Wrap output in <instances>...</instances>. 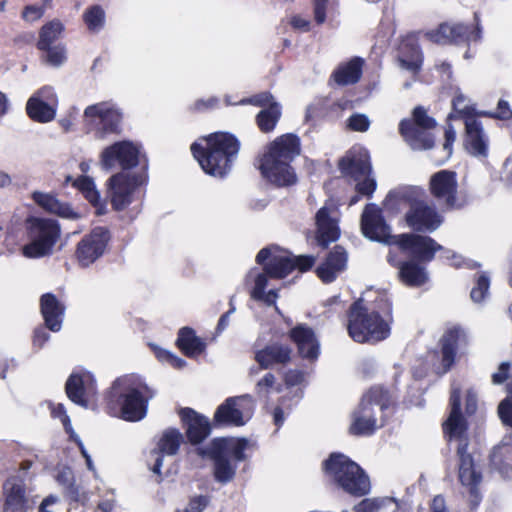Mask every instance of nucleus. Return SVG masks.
<instances>
[{
    "label": "nucleus",
    "instance_id": "nucleus-1",
    "mask_svg": "<svg viewBox=\"0 0 512 512\" xmlns=\"http://www.w3.org/2000/svg\"><path fill=\"white\" fill-rule=\"evenodd\" d=\"M256 261L258 264H265V266L264 271L252 269L246 276V282L253 283V288L250 292L251 298L263 301L267 305H275L278 298L277 291L272 289L268 293H264L268 276L283 278L294 269L305 272L314 265L315 257L307 255L294 256L286 250L272 246L261 249L256 256Z\"/></svg>",
    "mask_w": 512,
    "mask_h": 512
},
{
    "label": "nucleus",
    "instance_id": "nucleus-2",
    "mask_svg": "<svg viewBox=\"0 0 512 512\" xmlns=\"http://www.w3.org/2000/svg\"><path fill=\"white\" fill-rule=\"evenodd\" d=\"M391 303L381 296L376 306L364 307L362 300L356 301L350 308L348 333L359 343H377L390 335Z\"/></svg>",
    "mask_w": 512,
    "mask_h": 512
},
{
    "label": "nucleus",
    "instance_id": "nucleus-3",
    "mask_svg": "<svg viewBox=\"0 0 512 512\" xmlns=\"http://www.w3.org/2000/svg\"><path fill=\"white\" fill-rule=\"evenodd\" d=\"M300 154V141L294 134H284L269 143L259 159L263 178L276 186H289L297 181L291 162Z\"/></svg>",
    "mask_w": 512,
    "mask_h": 512
},
{
    "label": "nucleus",
    "instance_id": "nucleus-4",
    "mask_svg": "<svg viewBox=\"0 0 512 512\" xmlns=\"http://www.w3.org/2000/svg\"><path fill=\"white\" fill-rule=\"evenodd\" d=\"M153 391L132 376L118 378L108 396L109 407L114 415L126 421H139L146 415V404Z\"/></svg>",
    "mask_w": 512,
    "mask_h": 512
},
{
    "label": "nucleus",
    "instance_id": "nucleus-5",
    "mask_svg": "<svg viewBox=\"0 0 512 512\" xmlns=\"http://www.w3.org/2000/svg\"><path fill=\"white\" fill-rule=\"evenodd\" d=\"M205 146L194 143L191 151L201 168L215 177L225 176L239 151V142L228 133L217 132L204 138Z\"/></svg>",
    "mask_w": 512,
    "mask_h": 512
},
{
    "label": "nucleus",
    "instance_id": "nucleus-6",
    "mask_svg": "<svg viewBox=\"0 0 512 512\" xmlns=\"http://www.w3.org/2000/svg\"><path fill=\"white\" fill-rule=\"evenodd\" d=\"M423 197L424 192L419 187H402L387 195L385 205L390 207L398 201L409 204V210L405 214L408 227L418 232H433L441 226L443 217Z\"/></svg>",
    "mask_w": 512,
    "mask_h": 512
},
{
    "label": "nucleus",
    "instance_id": "nucleus-7",
    "mask_svg": "<svg viewBox=\"0 0 512 512\" xmlns=\"http://www.w3.org/2000/svg\"><path fill=\"white\" fill-rule=\"evenodd\" d=\"M451 411L448 419L443 424L444 432L448 435L449 440H457V454L460 459L459 479L461 483L470 488L472 495L476 494V484L480 481L478 475L473 468V459L467 453L468 440L465 436L466 422L460 412V390L453 387L450 397Z\"/></svg>",
    "mask_w": 512,
    "mask_h": 512
},
{
    "label": "nucleus",
    "instance_id": "nucleus-8",
    "mask_svg": "<svg viewBox=\"0 0 512 512\" xmlns=\"http://www.w3.org/2000/svg\"><path fill=\"white\" fill-rule=\"evenodd\" d=\"M27 244L22 247L26 258H42L53 253L61 236L59 223L51 218L31 216L25 221Z\"/></svg>",
    "mask_w": 512,
    "mask_h": 512
},
{
    "label": "nucleus",
    "instance_id": "nucleus-9",
    "mask_svg": "<svg viewBox=\"0 0 512 512\" xmlns=\"http://www.w3.org/2000/svg\"><path fill=\"white\" fill-rule=\"evenodd\" d=\"M325 473L344 491L354 496H363L370 491L368 476L360 466L347 456L333 453L324 462Z\"/></svg>",
    "mask_w": 512,
    "mask_h": 512
},
{
    "label": "nucleus",
    "instance_id": "nucleus-10",
    "mask_svg": "<svg viewBox=\"0 0 512 512\" xmlns=\"http://www.w3.org/2000/svg\"><path fill=\"white\" fill-rule=\"evenodd\" d=\"M248 446L245 439L222 438L215 439L207 451L198 449L199 454L209 455L214 460V475L217 481L227 483L235 475L236 466L230 459L242 461L244 451Z\"/></svg>",
    "mask_w": 512,
    "mask_h": 512
},
{
    "label": "nucleus",
    "instance_id": "nucleus-11",
    "mask_svg": "<svg viewBox=\"0 0 512 512\" xmlns=\"http://www.w3.org/2000/svg\"><path fill=\"white\" fill-rule=\"evenodd\" d=\"M389 405V396L387 391L381 387L371 388L362 398L358 410L353 414V421L350 426V432L354 435L372 434L378 426L377 413Z\"/></svg>",
    "mask_w": 512,
    "mask_h": 512
},
{
    "label": "nucleus",
    "instance_id": "nucleus-12",
    "mask_svg": "<svg viewBox=\"0 0 512 512\" xmlns=\"http://www.w3.org/2000/svg\"><path fill=\"white\" fill-rule=\"evenodd\" d=\"M436 127V121L428 116L427 111L418 106L412 112V120L403 119L399 125L400 134L414 150H427L434 145L431 133Z\"/></svg>",
    "mask_w": 512,
    "mask_h": 512
},
{
    "label": "nucleus",
    "instance_id": "nucleus-13",
    "mask_svg": "<svg viewBox=\"0 0 512 512\" xmlns=\"http://www.w3.org/2000/svg\"><path fill=\"white\" fill-rule=\"evenodd\" d=\"M340 170L345 176L353 178L358 193L371 196L376 189V181L371 176L372 168L367 150L353 148L341 159Z\"/></svg>",
    "mask_w": 512,
    "mask_h": 512
},
{
    "label": "nucleus",
    "instance_id": "nucleus-14",
    "mask_svg": "<svg viewBox=\"0 0 512 512\" xmlns=\"http://www.w3.org/2000/svg\"><path fill=\"white\" fill-rule=\"evenodd\" d=\"M83 119L97 139H105L108 135L120 132L122 115L111 103L101 102L86 107Z\"/></svg>",
    "mask_w": 512,
    "mask_h": 512
},
{
    "label": "nucleus",
    "instance_id": "nucleus-15",
    "mask_svg": "<svg viewBox=\"0 0 512 512\" xmlns=\"http://www.w3.org/2000/svg\"><path fill=\"white\" fill-rule=\"evenodd\" d=\"M58 103V95L54 87L45 85L29 97L26 113L35 122L49 123L56 117Z\"/></svg>",
    "mask_w": 512,
    "mask_h": 512
},
{
    "label": "nucleus",
    "instance_id": "nucleus-16",
    "mask_svg": "<svg viewBox=\"0 0 512 512\" xmlns=\"http://www.w3.org/2000/svg\"><path fill=\"white\" fill-rule=\"evenodd\" d=\"M254 407V399L248 394L231 397L218 407L214 419L218 423L242 426L252 417Z\"/></svg>",
    "mask_w": 512,
    "mask_h": 512
},
{
    "label": "nucleus",
    "instance_id": "nucleus-17",
    "mask_svg": "<svg viewBox=\"0 0 512 512\" xmlns=\"http://www.w3.org/2000/svg\"><path fill=\"white\" fill-rule=\"evenodd\" d=\"M109 239V231L103 227H96L85 235L76 247L78 264L88 267L98 260L104 254Z\"/></svg>",
    "mask_w": 512,
    "mask_h": 512
},
{
    "label": "nucleus",
    "instance_id": "nucleus-18",
    "mask_svg": "<svg viewBox=\"0 0 512 512\" xmlns=\"http://www.w3.org/2000/svg\"><path fill=\"white\" fill-rule=\"evenodd\" d=\"M139 147L130 141H119L106 147L100 155L103 169L110 170L116 165L130 169L138 164Z\"/></svg>",
    "mask_w": 512,
    "mask_h": 512
},
{
    "label": "nucleus",
    "instance_id": "nucleus-19",
    "mask_svg": "<svg viewBox=\"0 0 512 512\" xmlns=\"http://www.w3.org/2000/svg\"><path fill=\"white\" fill-rule=\"evenodd\" d=\"M430 193L437 201L447 208H458V182L456 173L450 170H441L434 173L429 181Z\"/></svg>",
    "mask_w": 512,
    "mask_h": 512
},
{
    "label": "nucleus",
    "instance_id": "nucleus-20",
    "mask_svg": "<svg viewBox=\"0 0 512 512\" xmlns=\"http://www.w3.org/2000/svg\"><path fill=\"white\" fill-rule=\"evenodd\" d=\"M143 183L141 175L121 172L113 175L108 181V193L116 210H123L132 201V194L137 186Z\"/></svg>",
    "mask_w": 512,
    "mask_h": 512
},
{
    "label": "nucleus",
    "instance_id": "nucleus-21",
    "mask_svg": "<svg viewBox=\"0 0 512 512\" xmlns=\"http://www.w3.org/2000/svg\"><path fill=\"white\" fill-rule=\"evenodd\" d=\"M475 19L477 23L474 30H470V28L464 24L449 25L444 23L435 30L427 31L425 36L430 41L437 44L478 41L481 38V28L479 27L477 14H475Z\"/></svg>",
    "mask_w": 512,
    "mask_h": 512
},
{
    "label": "nucleus",
    "instance_id": "nucleus-22",
    "mask_svg": "<svg viewBox=\"0 0 512 512\" xmlns=\"http://www.w3.org/2000/svg\"><path fill=\"white\" fill-rule=\"evenodd\" d=\"M393 244L419 261H431L438 250H443L432 238L413 233L394 237Z\"/></svg>",
    "mask_w": 512,
    "mask_h": 512
},
{
    "label": "nucleus",
    "instance_id": "nucleus-23",
    "mask_svg": "<svg viewBox=\"0 0 512 512\" xmlns=\"http://www.w3.org/2000/svg\"><path fill=\"white\" fill-rule=\"evenodd\" d=\"M361 230L370 240L391 244L395 236H391L390 227L386 224L380 208L368 204L361 216Z\"/></svg>",
    "mask_w": 512,
    "mask_h": 512
},
{
    "label": "nucleus",
    "instance_id": "nucleus-24",
    "mask_svg": "<svg viewBox=\"0 0 512 512\" xmlns=\"http://www.w3.org/2000/svg\"><path fill=\"white\" fill-rule=\"evenodd\" d=\"M317 225V242L326 247L336 241L340 235L338 227V211L334 203L327 202L315 216Z\"/></svg>",
    "mask_w": 512,
    "mask_h": 512
},
{
    "label": "nucleus",
    "instance_id": "nucleus-25",
    "mask_svg": "<svg viewBox=\"0 0 512 512\" xmlns=\"http://www.w3.org/2000/svg\"><path fill=\"white\" fill-rule=\"evenodd\" d=\"M241 103H249L262 107L261 111L256 116L259 129L264 133L274 130L281 117V108L278 103L273 101V97L269 93H260L249 99L242 100Z\"/></svg>",
    "mask_w": 512,
    "mask_h": 512
},
{
    "label": "nucleus",
    "instance_id": "nucleus-26",
    "mask_svg": "<svg viewBox=\"0 0 512 512\" xmlns=\"http://www.w3.org/2000/svg\"><path fill=\"white\" fill-rule=\"evenodd\" d=\"M398 62L402 69L411 72L413 75L420 71L423 55L415 34L408 35L402 40L399 46Z\"/></svg>",
    "mask_w": 512,
    "mask_h": 512
},
{
    "label": "nucleus",
    "instance_id": "nucleus-27",
    "mask_svg": "<svg viewBox=\"0 0 512 512\" xmlns=\"http://www.w3.org/2000/svg\"><path fill=\"white\" fill-rule=\"evenodd\" d=\"M347 253L341 246H336L327 256L326 260L318 266L317 276L324 283L333 282L347 267Z\"/></svg>",
    "mask_w": 512,
    "mask_h": 512
},
{
    "label": "nucleus",
    "instance_id": "nucleus-28",
    "mask_svg": "<svg viewBox=\"0 0 512 512\" xmlns=\"http://www.w3.org/2000/svg\"><path fill=\"white\" fill-rule=\"evenodd\" d=\"M94 390V379L89 372L72 373L66 382V393L74 403L87 407L85 394Z\"/></svg>",
    "mask_w": 512,
    "mask_h": 512
},
{
    "label": "nucleus",
    "instance_id": "nucleus-29",
    "mask_svg": "<svg viewBox=\"0 0 512 512\" xmlns=\"http://www.w3.org/2000/svg\"><path fill=\"white\" fill-rule=\"evenodd\" d=\"M290 338L297 345L299 353L308 359L319 355V342L314 331L305 324H299L290 331Z\"/></svg>",
    "mask_w": 512,
    "mask_h": 512
},
{
    "label": "nucleus",
    "instance_id": "nucleus-30",
    "mask_svg": "<svg viewBox=\"0 0 512 512\" xmlns=\"http://www.w3.org/2000/svg\"><path fill=\"white\" fill-rule=\"evenodd\" d=\"M465 147L474 156L485 157L488 151V140L481 123L474 117L465 119Z\"/></svg>",
    "mask_w": 512,
    "mask_h": 512
},
{
    "label": "nucleus",
    "instance_id": "nucleus-31",
    "mask_svg": "<svg viewBox=\"0 0 512 512\" xmlns=\"http://www.w3.org/2000/svg\"><path fill=\"white\" fill-rule=\"evenodd\" d=\"M183 436L176 429H167L161 435L157 449L151 452V457L154 458V465L152 471L160 475L162 466V456L160 454L174 455L177 453L180 444L182 443Z\"/></svg>",
    "mask_w": 512,
    "mask_h": 512
},
{
    "label": "nucleus",
    "instance_id": "nucleus-32",
    "mask_svg": "<svg viewBox=\"0 0 512 512\" xmlns=\"http://www.w3.org/2000/svg\"><path fill=\"white\" fill-rule=\"evenodd\" d=\"M180 416L187 426V436L191 443H200L210 434L208 419L197 414L194 410L184 408L181 410Z\"/></svg>",
    "mask_w": 512,
    "mask_h": 512
},
{
    "label": "nucleus",
    "instance_id": "nucleus-33",
    "mask_svg": "<svg viewBox=\"0 0 512 512\" xmlns=\"http://www.w3.org/2000/svg\"><path fill=\"white\" fill-rule=\"evenodd\" d=\"M40 307L46 327L53 332H58L64 317V305L53 294L47 293L41 297Z\"/></svg>",
    "mask_w": 512,
    "mask_h": 512
},
{
    "label": "nucleus",
    "instance_id": "nucleus-34",
    "mask_svg": "<svg viewBox=\"0 0 512 512\" xmlns=\"http://www.w3.org/2000/svg\"><path fill=\"white\" fill-rule=\"evenodd\" d=\"M6 512H24L26 503L23 480L18 476H12L4 483Z\"/></svg>",
    "mask_w": 512,
    "mask_h": 512
},
{
    "label": "nucleus",
    "instance_id": "nucleus-35",
    "mask_svg": "<svg viewBox=\"0 0 512 512\" xmlns=\"http://www.w3.org/2000/svg\"><path fill=\"white\" fill-rule=\"evenodd\" d=\"M291 349L282 344L268 345L255 352L254 359L262 369H268L275 364H286L290 361Z\"/></svg>",
    "mask_w": 512,
    "mask_h": 512
},
{
    "label": "nucleus",
    "instance_id": "nucleus-36",
    "mask_svg": "<svg viewBox=\"0 0 512 512\" xmlns=\"http://www.w3.org/2000/svg\"><path fill=\"white\" fill-rule=\"evenodd\" d=\"M32 198L40 207L50 213L69 219L76 217V213L69 205L59 202L51 194L36 191L32 194Z\"/></svg>",
    "mask_w": 512,
    "mask_h": 512
},
{
    "label": "nucleus",
    "instance_id": "nucleus-37",
    "mask_svg": "<svg viewBox=\"0 0 512 512\" xmlns=\"http://www.w3.org/2000/svg\"><path fill=\"white\" fill-rule=\"evenodd\" d=\"M463 335L457 327L448 329L441 339L443 373L447 372L454 363L456 345Z\"/></svg>",
    "mask_w": 512,
    "mask_h": 512
},
{
    "label": "nucleus",
    "instance_id": "nucleus-38",
    "mask_svg": "<svg viewBox=\"0 0 512 512\" xmlns=\"http://www.w3.org/2000/svg\"><path fill=\"white\" fill-rule=\"evenodd\" d=\"M177 346L188 357H195L201 354L205 349V343L188 327L180 329Z\"/></svg>",
    "mask_w": 512,
    "mask_h": 512
},
{
    "label": "nucleus",
    "instance_id": "nucleus-39",
    "mask_svg": "<svg viewBox=\"0 0 512 512\" xmlns=\"http://www.w3.org/2000/svg\"><path fill=\"white\" fill-rule=\"evenodd\" d=\"M399 275L402 282L408 286H420L427 280L424 268L412 261L405 262L400 266Z\"/></svg>",
    "mask_w": 512,
    "mask_h": 512
},
{
    "label": "nucleus",
    "instance_id": "nucleus-40",
    "mask_svg": "<svg viewBox=\"0 0 512 512\" xmlns=\"http://www.w3.org/2000/svg\"><path fill=\"white\" fill-rule=\"evenodd\" d=\"M362 63L359 59H353L340 66L334 73L335 81L340 85L356 83L361 75Z\"/></svg>",
    "mask_w": 512,
    "mask_h": 512
},
{
    "label": "nucleus",
    "instance_id": "nucleus-41",
    "mask_svg": "<svg viewBox=\"0 0 512 512\" xmlns=\"http://www.w3.org/2000/svg\"><path fill=\"white\" fill-rule=\"evenodd\" d=\"M63 24L59 20H52L44 25L40 31L37 47L47 49L62 33Z\"/></svg>",
    "mask_w": 512,
    "mask_h": 512
},
{
    "label": "nucleus",
    "instance_id": "nucleus-42",
    "mask_svg": "<svg viewBox=\"0 0 512 512\" xmlns=\"http://www.w3.org/2000/svg\"><path fill=\"white\" fill-rule=\"evenodd\" d=\"M72 182L73 186H75L85 198L92 203L93 205H97L99 202V193L96 190L95 184L93 180L87 176H81L75 180L72 177H67V182Z\"/></svg>",
    "mask_w": 512,
    "mask_h": 512
},
{
    "label": "nucleus",
    "instance_id": "nucleus-43",
    "mask_svg": "<svg viewBox=\"0 0 512 512\" xmlns=\"http://www.w3.org/2000/svg\"><path fill=\"white\" fill-rule=\"evenodd\" d=\"M83 19L90 31H99L105 23V12L99 5L86 9Z\"/></svg>",
    "mask_w": 512,
    "mask_h": 512
},
{
    "label": "nucleus",
    "instance_id": "nucleus-44",
    "mask_svg": "<svg viewBox=\"0 0 512 512\" xmlns=\"http://www.w3.org/2000/svg\"><path fill=\"white\" fill-rule=\"evenodd\" d=\"M453 108L459 114L467 117H473L475 109L471 104L469 98H467L459 89L455 91L454 98L452 100Z\"/></svg>",
    "mask_w": 512,
    "mask_h": 512
},
{
    "label": "nucleus",
    "instance_id": "nucleus-45",
    "mask_svg": "<svg viewBox=\"0 0 512 512\" xmlns=\"http://www.w3.org/2000/svg\"><path fill=\"white\" fill-rule=\"evenodd\" d=\"M46 51L45 61L54 67L62 65L66 61V50L63 46H49Z\"/></svg>",
    "mask_w": 512,
    "mask_h": 512
},
{
    "label": "nucleus",
    "instance_id": "nucleus-46",
    "mask_svg": "<svg viewBox=\"0 0 512 512\" xmlns=\"http://www.w3.org/2000/svg\"><path fill=\"white\" fill-rule=\"evenodd\" d=\"M275 376L272 373L265 374L257 383L255 386L256 393L259 396H268L269 393L272 390H275L277 392H280L279 387H275Z\"/></svg>",
    "mask_w": 512,
    "mask_h": 512
},
{
    "label": "nucleus",
    "instance_id": "nucleus-47",
    "mask_svg": "<svg viewBox=\"0 0 512 512\" xmlns=\"http://www.w3.org/2000/svg\"><path fill=\"white\" fill-rule=\"evenodd\" d=\"M392 500L389 498L375 499L368 498L361 501L354 507L356 512H378L381 507L390 503Z\"/></svg>",
    "mask_w": 512,
    "mask_h": 512
},
{
    "label": "nucleus",
    "instance_id": "nucleus-48",
    "mask_svg": "<svg viewBox=\"0 0 512 512\" xmlns=\"http://www.w3.org/2000/svg\"><path fill=\"white\" fill-rule=\"evenodd\" d=\"M490 280L488 277L482 275L478 278L476 286L471 290V299L474 302L482 301L488 293Z\"/></svg>",
    "mask_w": 512,
    "mask_h": 512
},
{
    "label": "nucleus",
    "instance_id": "nucleus-49",
    "mask_svg": "<svg viewBox=\"0 0 512 512\" xmlns=\"http://www.w3.org/2000/svg\"><path fill=\"white\" fill-rule=\"evenodd\" d=\"M370 121L364 114H354L348 120L350 129L358 132H365L368 130Z\"/></svg>",
    "mask_w": 512,
    "mask_h": 512
},
{
    "label": "nucleus",
    "instance_id": "nucleus-50",
    "mask_svg": "<svg viewBox=\"0 0 512 512\" xmlns=\"http://www.w3.org/2000/svg\"><path fill=\"white\" fill-rule=\"evenodd\" d=\"M478 115L495 117L501 120H508L512 117V110L510 109L508 102L504 100H499L497 112H480L478 113Z\"/></svg>",
    "mask_w": 512,
    "mask_h": 512
},
{
    "label": "nucleus",
    "instance_id": "nucleus-51",
    "mask_svg": "<svg viewBox=\"0 0 512 512\" xmlns=\"http://www.w3.org/2000/svg\"><path fill=\"white\" fill-rule=\"evenodd\" d=\"M498 414L504 424L512 427V400L510 398L500 402Z\"/></svg>",
    "mask_w": 512,
    "mask_h": 512
},
{
    "label": "nucleus",
    "instance_id": "nucleus-52",
    "mask_svg": "<svg viewBox=\"0 0 512 512\" xmlns=\"http://www.w3.org/2000/svg\"><path fill=\"white\" fill-rule=\"evenodd\" d=\"M156 356L159 360L169 363L172 367L181 369L185 367L186 361L179 358L176 355L171 354L168 351L165 350H158L156 351Z\"/></svg>",
    "mask_w": 512,
    "mask_h": 512
},
{
    "label": "nucleus",
    "instance_id": "nucleus-53",
    "mask_svg": "<svg viewBox=\"0 0 512 512\" xmlns=\"http://www.w3.org/2000/svg\"><path fill=\"white\" fill-rule=\"evenodd\" d=\"M51 414L53 417L59 418L62 421L67 433L73 431L70 419L66 414L65 408L62 404L53 405L51 408Z\"/></svg>",
    "mask_w": 512,
    "mask_h": 512
},
{
    "label": "nucleus",
    "instance_id": "nucleus-54",
    "mask_svg": "<svg viewBox=\"0 0 512 512\" xmlns=\"http://www.w3.org/2000/svg\"><path fill=\"white\" fill-rule=\"evenodd\" d=\"M328 0H315L314 4V16L318 24L324 23L326 19V6Z\"/></svg>",
    "mask_w": 512,
    "mask_h": 512
},
{
    "label": "nucleus",
    "instance_id": "nucleus-55",
    "mask_svg": "<svg viewBox=\"0 0 512 512\" xmlns=\"http://www.w3.org/2000/svg\"><path fill=\"white\" fill-rule=\"evenodd\" d=\"M78 115V108L71 107L66 116L60 119L59 123L65 131L71 130L74 124V120Z\"/></svg>",
    "mask_w": 512,
    "mask_h": 512
},
{
    "label": "nucleus",
    "instance_id": "nucleus-56",
    "mask_svg": "<svg viewBox=\"0 0 512 512\" xmlns=\"http://www.w3.org/2000/svg\"><path fill=\"white\" fill-rule=\"evenodd\" d=\"M455 139H456V132L452 125H448L445 130V142L443 144V149L446 151L448 157L452 153V146H453Z\"/></svg>",
    "mask_w": 512,
    "mask_h": 512
},
{
    "label": "nucleus",
    "instance_id": "nucleus-57",
    "mask_svg": "<svg viewBox=\"0 0 512 512\" xmlns=\"http://www.w3.org/2000/svg\"><path fill=\"white\" fill-rule=\"evenodd\" d=\"M207 503L208 500L206 497L199 496L193 498L188 504L186 512H201L206 507Z\"/></svg>",
    "mask_w": 512,
    "mask_h": 512
},
{
    "label": "nucleus",
    "instance_id": "nucleus-58",
    "mask_svg": "<svg viewBox=\"0 0 512 512\" xmlns=\"http://www.w3.org/2000/svg\"><path fill=\"white\" fill-rule=\"evenodd\" d=\"M43 15V10L40 7L28 6L23 12V17L26 21L34 22L40 19Z\"/></svg>",
    "mask_w": 512,
    "mask_h": 512
},
{
    "label": "nucleus",
    "instance_id": "nucleus-59",
    "mask_svg": "<svg viewBox=\"0 0 512 512\" xmlns=\"http://www.w3.org/2000/svg\"><path fill=\"white\" fill-rule=\"evenodd\" d=\"M509 363H502L498 371L492 375V381L494 384H501L508 378Z\"/></svg>",
    "mask_w": 512,
    "mask_h": 512
},
{
    "label": "nucleus",
    "instance_id": "nucleus-60",
    "mask_svg": "<svg viewBox=\"0 0 512 512\" xmlns=\"http://www.w3.org/2000/svg\"><path fill=\"white\" fill-rule=\"evenodd\" d=\"M57 481L63 486H70L73 481L72 471L69 468H63L56 476Z\"/></svg>",
    "mask_w": 512,
    "mask_h": 512
},
{
    "label": "nucleus",
    "instance_id": "nucleus-61",
    "mask_svg": "<svg viewBox=\"0 0 512 512\" xmlns=\"http://www.w3.org/2000/svg\"><path fill=\"white\" fill-rule=\"evenodd\" d=\"M303 374L297 370H290L285 375V382L287 385L294 386L303 381Z\"/></svg>",
    "mask_w": 512,
    "mask_h": 512
},
{
    "label": "nucleus",
    "instance_id": "nucleus-62",
    "mask_svg": "<svg viewBox=\"0 0 512 512\" xmlns=\"http://www.w3.org/2000/svg\"><path fill=\"white\" fill-rule=\"evenodd\" d=\"M48 339L49 334L43 328L35 330L33 338V343L35 346L42 347Z\"/></svg>",
    "mask_w": 512,
    "mask_h": 512
},
{
    "label": "nucleus",
    "instance_id": "nucleus-63",
    "mask_svg": "<svg viewBox=\"0 0 512 512\" xmlns=\"http://www.w3.org/2000/svg\"><path fill=\"white\" fill-rule=\"evenodd\" d=\"M477 408L476 394L472 391H468L466 395V412L472 414Z\"/></svg>",
    "mask_w": 512,
    "mask_h": 512
},
{
    "label": "nucleus",
    "instance_id": "nucleus-64",
    "mask_svg": "<svg viewBox=\"0 0 512 512\" xmlns=\"http://www.w3.org/2000/svg\"><path fill=\"white\" fill-rule=\"evenodd\" d=\"M431 512H447L445 501L441 496H436L431 505Z\"/></svg>",
    "mask_w": 512,
    "mask_h": 512
}]
</instances>
